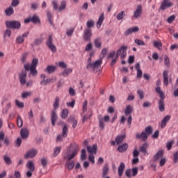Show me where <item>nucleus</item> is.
Instances as JSON below:
<instances>
[{
	"instance_id": "obj_1",
	"label": "nucleus",
	"mask_w": 178,
	"mask_h": 178,
	"mask_svg": "<svg viewBox=\"0 0 178 178\" xmlns=\"http://www.w3.org/2000/svg\"><path fill=\"white\" fill-rule=\"evenodd\" d=\"M38 65V59L33 58L31 64L26 63L24 65V68L27 72H30L29 74H32V76H35L38 74L37 71V65Z\"/></svg>"
},
{
	"instance_id": "obj_2",
	"label": "nucleus",
	"mask_w": 178,
	"mask_h": 178,
	"mask_svg": "<svg viewBox=\"0 0 178 178\" xmlns=\"http://www.w3.org/2000/svg\"><path fill=\"white\" fill-rule=\"evenodd\" d=\"M155 91L161 98L159 101V109L160 112H165V93L161 90V87H156Z\"/></svg>"
},
{
	"instance_id": "obj_3",
	"label": "nucleus",
	"mask_w": 178,
	"mask_h": 178,
	"mask_svg": "<svg viewBox=\"0 0 178 178\" xmlns=\"http://www.w3.org/2000/svg\"><path fill=\"white\" fill-rule=\"evenodd\" d=\"M101 65H102V59L97 60L95 63L91 62V58L88 59V65L86 67L87 69H92L95 73H97L101 67Z\"/></svg>"
},
{
	"instance_id": "obj_4",
	"label": "nucleus",
	"mask_w": 178,
	"mask_h": 178,
	"mask_svg": "<svg viewBox=\"0 0 178 178\" xmlns=\"http://www.w3.org/2000/svg\"><path fill=\"white\" fill-rule=\"evenodd\" d=\"M79 146H75L74 147L71 148L66 152L64 159H67V161H72V159L79 154Z\"/></svg>"
},
{
	"instance_id": "obj_5",
	"label": "nucleus",
	"mask_w": 178,
	"mask_h": 178,
	"mask_svg": "<svg viewBox=\"0 0 178 178\" xmlns=\"http://www.w3.org/2000/svg\"><path fill=\"white\" fill-rule=\"evenodd\" d=\"M98 149V146L95 144L92 147L91 146H87V151L89 152V161L90 162H92V163H95V160L94 159V155L92 154H97V151Z\"/></svg>"
},
{
	"instance_id": "obj_6",
	"label": "nucleus",
	"mask_w": 178,
	"mask_h": 178,
	"mask_svg": "<svg viewBox=\"0 0 178 178\" xmlns=\"http://www.w3.org/2000/svg\"><path fill=\"white\" fill-rule=\"evenodd\" d=\"M5 24L8 29L19 30L22 27V24L19 21H6Z\"/></svg>"
},
{
	"instance_id": "obj_7",
	"label": "nucleus",
	"mask_w": 178,
	"mask_h": 178,
	"mask_svg": "<svg viewBox=\"0 0 178 178\" xmlns=\"http://www.w3.org/2000/svg\"><path fill=\"white\" fill-rule=\"evenodd\" d=\"M127 46H121L117 51L116 58L120 56V59H124L127 56Z\"/></svg>"
},
{
	"instance_id": "obj_8",
	"label": "nucleus",
	"mask_w": 178,
	"mask_h": 178,
	"mask_svg": "<svg viewBox=\"0 0 178 178\" xmlns=\"http://www.w3.org/2000/svg\"><path fill=\"white\" fill-rule=\"evenodd\" d=\"M172 6H173V3L170 1V0H163L160 6L159 10H166V9L172 8Z\"/></svg>"
},
{
	"instance_id": "obj_9",
	"label": "nucleus",
	"mask_w": 178,
	"mask_h": 178,
	"mask_svg": "<svg viewBox=\"0 0 178 178\" xmlns=\"http://www.w3.org/2000/svg\"><path fill=\"white\" fill-rule=\"evenodd\" d=\"M54 39H52V35L49 36V39L47 41L46 45L51 49V51L54 54V52H56V46L54 44Z\"/></svg>"
},
{
	"instance_id": "obj_10",
	"label": "nucleus",
	"mask_w": 178,
	"mask_h": 178,
	"mask_svg": "<svg viewBox=\"0 0 178 178\" xmlns=\"http://www.w3.org/2000/svg\"><path fill=\"white\" fill-rule=\"evenodd\" d=\"M4 140V144L8 147L10 145V140H9V138L6 137L5 138V132L3 131H0V148L2 147V143H1V141H3Z\"/></svg>"
},
{
	"instance_id": "obj_11",
	"label": "nucleus",
	"mask_w": 178,
	"mask_h": 178,
	"mask_svg": "<svg viewBox=\"0 0 178 178\" xmlns=\"http://www.w3.org/2000/svg\"><path fill=\"white\" fill-rule=\"evenodd\" d=\"M38 154V151L35 149H32L29 150L24 155V159H29V158L33 159Z\"/></svg>"
},
{
	"instance_id": "obj_12",
	"label": "nucleus",
	"mask_w": 178,
	"mask_h": 178,
	"mask_svg": "<svg viewBox=\"0 0 178 178\" xmlns=\"http://www.w3.org/2000/svg\"><path fill=\"white\" fill-rule=\"evenodd\" d=\"M26 77H27V70H22L21 73L19 74V81L22 86L26 84Z\"/></svg>"
},
{
	"instance_id": "obj_13",
	"label": "nucleus",
	"mask_w": 178,
	"mask_h": 178,
	"mask_svg": "<svg viewBox=\"0 0 178 178\" xmlns=\"http://www.w3.org/2000/svg\"><path fill=\"white\" fill-rule=\"evenodd\" d=\"M143 15V6L141 5H138L136 6V9L134 13V17L135 19H138V17H141V15Z\"/></svg>"
},
{
	"instance_id": "obj_14",
	"label": "nucleus",
	"mask_w": 178,
	"mask_h": 178,
	"mask_svg": "<svg viewBox=\"0 0 178 178\" xmlns=\"http://www.w3.org/2000/svg\"><path fill=\"white\" fill-rule=\"evenodd\" d=\"M92 36V32H91V29H85L84 33H83L84 41H90V40H91Z\"/></svg>"
},
{
	"instance_id": "obj_15",
	"label": "nucleus",
	"mask_w": 178,
	"mask_h": 178,
	"mask_svg": "<svg viewBox=\"0 0 178 178\" xmlns=\"http://www.w3.org/2000/svg\"><path fill=\"white\" fill-rule=\"evenodd\" d=\"M138 30H140V29H138V26H134L133 28H129L125 32H124V35L127 36V35H130V34H133V33H137L138 32Z\"/></svg>"
},
{
	"instance_id": "obj_16",
	"label": "nucleus",
	"mask_w": 178,
	"mask_h": 178,
	"mask_svg": "<svg viewBox=\"0 0 178 178\" xmlns=\"http://www.w3.org/2000/svg\"><path fill=\"white\" fill-rule=\"evenodd\" d=\"M136 138L138 140H141L142 141H145L148 140V136L145 132H142L141 134H136Z\"/></svg>"
},
{
	"instance_id": "obj_17",
	"label": "nucleus",
	"mask_w": 178,
	"mask_h": 178,
	"mask_svg": "<svg viewBox=\"0 0 178 178\" xmlns=\"http://www.w3.org/2000/svg\"><path fill=\"white\" fill-rule=\"evenodd\" d=\"M124 140H126V135H120L115 138V143L117 145H120Z\"/></svg>"
},
{
	"instance_id": "obj_18",
	"label": "nucleus",
	"mask_w": 178,
	"mask_h": 178,
	"mask_svg": "<svg viewBox=\"0 0 178 178\" xmlns=\"http://www.w3.org/2000/svg\"><path fill=\"white\" fill-rule=\"evenodd\" d=\"M163 77L165 86H168L169 84V72L166 70L163 71Z\"/></svg>"
},
{
	"instance_id": "obj_19",
	"label": "nucleus",
	"mask_w": 178,
	"mask_h": 178,
	"mask_svg": "<svg viewBox=\"0 0 178 178\" xmlns=\"http://www.w3.org/2000/svg\"><path fill=\"white\" fill-rule=\"evenodd\" d=\"M57 120H58V115H56V111L53 110L51 111V124H52V126H55Z\"/></svg>"
},
{
	"instance_id": "obj_20",
	"label": "nucleus",
	"mask_w": 178,
	"mask_h": 178,
	"mask_svg": "<svg viewBox=\"0 0 178 178\" xmlns=\"http://www.w3.org/2000/svg\"><path fill=\"white\" fill-rule=\"evenodd\" d=\"M127 148H129V145L127 143H124L117 148V151L119 152H126L127 151Z\"/></svg>"
},
{
	"instance_id": "obj_21",
	"label": "nucleus",
	"mask_w": 178,
	"mask_h": 178,
	"mask_svg": "<svg viewBox=\"0 0 178 178\" xmlns=\"http://www.w3.org/2000/svg\"><path fill=\"white\" fill-rule=\"evenodd\" d=\"M170 120V115H166L161 121V128L164 129V127H166V124Z\"/></svg>"
},
{
	"instance_id": "obj_22",
	"label": "nucleus",
	"mask_w": 178,
	"mask_h": 178,
	"mask_svg": "<svg viewBox=\"0 0 178 178\" xmlns=\"http://www.w3.org/2000/svg\"><path fill=\"white\" fill-rule=\"evenodd\" d=\"M163 154H165L163 150H159L154 156L155 162H156V161H159V159H161L163 157Z\"/></svg>"
},
{
	"instance_id": "obj_23",
	"label": "nucleus",
	"mask_w": 178,
	"mask_h": 178,
	"mask_svg": "<svg viewBox=\"0 0 178 178\" xmlns=\"http://www.w3.org/2000/svg\"><path fill=\"white\" fill-rule=\"evenodd\" d=\"M20 134L22 138H29V129L27 128H23L21 129Z\"/></svg>"
},
{
	"instance_id": "obj_24",
	"label": "nucleus",
	"mask_w": 178,
	"mask_h": 178,
	"mask_svg": "<svg viewBox=\"0 0 178 178\" xmlns=\"http://www.w3.org/2000/svg\"><path fill=\"white\" fill-rule=\"evenodd\" d=\"M124 168H126L124 163H121L118 169V175L120 176V177H121V176H123V171L124 170Z\"/></svg>"
},
{
	"instance_id": "obj_25",
	"label": "nucleus",
	"mask_w": 178,
	"mask_h": 178,
	"mask_svg": "<svg viewBox=\"0 0 178 178\" xmlns=\"http://www.w3.org/2000/svg\"><path fill=\"white\" fill-rule=\"evenodd\" d=\"M26 167L29 170H31V172H34V170H35V165L33 161H29L26 163Z\"/></svg>"
},
{
	"instance_id": "obj_26",
	"label": "nucleus",
	"mask_w": 178,
	"mask_h": 178,
	"mask_svg": "<svg viewBox=\"0 0 178 178\" xmlns=\"http://www.w3.org/2000/svg\"><path fill=\"white\" fill-rule=\"evenodd\" d=\"M105 19V17L104 15V13L101 14V15L99 17V19L97 22V29H99L101 26H102V23L104 22V19Z\"/></svg>"
},
{
	"instance_id": "obj_27",
	"label": "nucleus",
	"mask_w": 178,
	"mask_h": 178,
	"mask_svg": "<svg viewBox=\"0 0 178 178\" xmlns=\"http://www.w3.org/2000/svg\"><path fill=\"white\" fill-rule=\"evenodd\" d=\"M109 173V165L106 164L102 168V177H106V175Z\"/></svg>"
},
{
	"instance_id": "obj_28",
	"label": "nucleus",
	"mask_w": 178,
	"mask_h": 178,
	"mask_svg": "<svg viewBox=\"0 0 178 178\" xmlns=\"http://www.w3.org/2000/svg\"><path fill=\"white\" fill-rule=\"evenodd\" d=\"M5 13L6 16H12L13 13H15V10H13V6H10L8 8L5 10Z\"/></svg>"
},
{
	"instance_id": "obj_29",
	"label": "nucleus",
	"mask_w": 178,
	"mask_h": 178,
	"mask_svg": "<svg viewBox=\"0 0 178 178\" xmlns=\"http://www.w3.org/2000/svg\"><path fill=\"white\" fill-rule=\"evenodd\" d=\"M55 70H56V66L54 65H48L46 68V71L49 74L54 73Z\"/></svg>"
},
{
	"instance_id": "obj_30",
	"label": "nucleus",
	"mask_w": 178,
	"mask_h": 178,
	"mask_svg": "<svg viewBox=\"0 0 178 178\" xmlns=\"http://www.w3.org/2000/svg\"><path fill=\"white\" fill-rule=\"evenodd\" d=\"M95 46L96 47V48L101 49V48L102 47V42H101V38H97L95 40Z\"/></svg>"
},
{
	"instance_id": "obj_31",
	"label": "nucleus",
	"mask_w": 178,
	"mask_h": 178,
	"mask_svg": "<svg viewBox=\"0 0 178 178\" xmlns=\"http://www.w3.org/2000/svg\"><path fill=\"white\" fill-rule=\"evenodd\" d=\"M148 148V143H143L139 148L140 152H143V154H147V149Z\"/></svg>"
},
{
	"instance_id": "obj_32",
	"label": "nucleus",
	"mask_w": 178,
	"mask_h": 178,
	"mask_svg": "<svg viewBox=\"0 0 178 178\" xmlns=\"http://www.w3.org/2000/svg\"><path fill=\"white\" fill-rule=\"evenodd\" d=\"M69 115V109L65 108L61 111L60 116L62 119H66Z\"/></svg>"
},
{
	"instance_id": "obj_33",
	"label": "nucleus",
	"mask_w": 178,
	"mask_h": 178,
	"mask_svg": "<svg viewBox=\"0 0 178 178\" xmlns=\"http://www.w3.org/2000/svg\"><path fill=\"white\" fill-rule=\"evenodd\" d=\"M60 99L59 97H56L55 102L53 104L54 111H56L59 108Z\"/></svg>"
},
{
	"instance_id": "obj_34",
	"label": "nucleus",
	"mask_w": 178,
	"mask_h": 178,
	"mask_svg": "<svg viewBox=\"0 0 178 178\" xmlns=\"http://www.w3.org/2000/svg\"><path fill=\"white\" fill-rule=\"evenodd\" d=\"M152 131H154V129L151 126L147 127L145 129V133L147 134V136H151V134H152Z\"/></svg>"
},
{
	"instance_id": "obj_35",
	"label": "nucleus",
	"mask_w": 178,
	"mask_h": 178,
	"mask_svg": "<svg viewBox=\"0 0 178 178\" xmlns=\"http://www.w3.org/2000/svg\"><path fill=\"white\" fill-rule=\"evenodd\" d=\"M31 22L32 23H34L35 24H37V23H40V17L37 15H33V17H31Z\"/></svg>"
},
{
	"instance_id": "obj_36",
	"label": "nucleus",
	"mask_w": 178,
	"mask_h": 178,
	"mask_svg": "<svg viewBox=\"0 0 178 178\" xmlns=\"http://www.w3.org/2000/svg\"><path fill=\"white\" fill-rule=\"evenodd\" d=\"M153 45L156 48L159 49V51H162V42L154 41L153 42Z\"/></svg>"
},
{
	"instance_id": "obj_37",
	"label": "nucleus",
	"mask_w": 178,
	"mask_h": 178,
	"mask_svg": "<svg viewBox=\"0 0 178 178\" xmlns=\"http://www.w3.org/2000/svg\"><path fill=\"white\" fill-rule=\"evenodd\" d=\"M133 113V108H131V106L128 105L125 108V115H131Z\"/></svg>"
},
{
	"instance_id": "obj_38",
	"label": "nucleus",
	"mask_w": 178,
	"mask_h": 178,
	"mask_svg": "<svg viewBox=\"0 0 178 178\" xmlns=\"http://www.w3.org/2000/svg\"><path fill=\"white\" fill-rule=\"evenodd\" d=\"M17 124L18 127H23V120H22V117H20V115H17Z\"/></svg>"
},
{
	"instance_id": "obj_39",
	"label": "nucleus",
	"mask_w": 178,
	"mask_h": 178,
	"mask_svg": "<svg viewBox=\"0 0 178 178\" xmlns=\"http://www.w3.org/2000/svg\"><path fill=\"white\" fill-rule=\"evenodd\" d=\"M60 149H62L61 147H56L54 149L53 156H58V154L60 152Z\"/></svg>"
},
{
	"instance_id": "obj_40",
	"label": "nucleus",
	"mask_w": 178,
	"mask_h": 178,
	"mask_svg": "<svg viewBox=\"0 0 178 178\" xmlns=\"http://www.w3.org/2000/svg\"><path fill=\"white\" fill-rule=\"evenodd\" d=\"M72 72H73V69H72V68L65 69L63 72V76L64 77H66V76H69V74L72 73Z\"/></svg>"
},
{
	"instance_id": "obj_41",
	"label": "nucleus",
	"mask_w": 178,
	"mask_h": 178,
	"mask_svg": "<svg viewBox=\"0 0 178 178\" xmlns=\"http://www.w3.org/2000/svg\"><path fill=\"white\" fill-rule=\"evenodd\" d=\"M81 161H86V159H87V154L86 149H83L81 150Z\"/></svg>"
},
{
	"instance_id": "obj_42",
	"label": "nucleus",
	"mask_w": 178,
	"mask_h": 178,
	"mask_svg": "<svg viewBox=\"0 0 178 178\" xmlns=\"http://www.w3.org/2000/svg\"><path fill=\"white\" fill-rule=\"evenodd\" d=\"M3 160L6 162V165H12V159H10V157L4 155Z\"/></svg>"
},
{
	"instance_id": "obj_43",
	"label": "nucleus",
	"mask_w": 178,
	"mask_h": 178,
	"mask_svg": "<svg viewBox=\"0 0 178 178\" xmlns=\"http://www.w3.org/2000/svg\"><path fill=\"white\" fill-rule=\"evenodd\" d=\"M47 17H48V21L50 23L51 26H54V21L52 20V13L51 12L47 11Z\"/></svg>"
},
{
	"instance_id": "obj_44",
	"label": "nucleus",
	"mask_w": 178,
	"mask_h": 178,
	"mask_svg": "<svg viewBox=\"0 0 178 178\" xmlns=\"http://www.w3.org/2000/svg\"><path fill=\"white\" fill-rule=\"evenodd\" d=\"M164 65L169 67L170 66V60H169V57L166 55L164 56Z\"/></svg>"
},
{
	"instance_id": "obj_45",
	"label": "nucleus",
	"mask_w": 178,
	"mask_h": 178,
	"mask_svg": "<svg viewBox=\"0 0 178 178\" xmlns=\"http://www.w3.org/2000/svg\"><path fill=\"white\" fill-rule=\"evenodd\" d=\"M41 163L43 168H47V165H48V159L45 157H42L41 159Z\"/></svg>"
},
{
	"instance_id": "obj_46",
	"label": "nucleus",
	"mask_w": 178,
	"mask_h": 178,
	"mask_svg": "<svg viewBox=\"0 0 178 178\" xmlns=\"http://www.w3.org/2000/svg\"><path fill=\"white\" fill-rule=\"evenodd\" d=\"M66 9V1H61V5L58 8L59 12H62V10H65Z\"/></svg>"
},
{
	"instance_id": "obj_47",
	"label": "nucleus",
	"mask_w": 178,
	"mask_h": 178,
	"mask_svg": "<svg viewBox=\"0 0 178 178\" xmlns=\"http://www.w3.org/2000/svg\"><path fill=\"white\" fill-rule=\"evenodd\" d=\"M67 131H68L67 127L65 125L63 128V132L61 135H63V136L64 137H67Z\"/></svg>"
},
{
	"instance_id": "obj_48",
	"label": "nucleus",
	"mask_w": 178,
	"mask_h": 178,
	"mask_svg": "<svg viewBox=\"0 0 178 178\" xmlns=\"http://www.w3.org/2000/svg\"><path fill=\"white\" fill-rule=\"evenodd\" d=\"M91 115H92V113H90L89 114V116L87 115H83V119H82V123H86V122H87V120H88V119H90Z\"/></svg>"
},
{
	"instance_id": "obj_49",
	"label": "nucleus",
	"mask_w": 178,
	"mask_h": 178,
	"mask_svg": "<svg viewBox=\"0 0 178 178\" xmlns=\"http://www.w3.org/2000/svg\"><path fill=\"white\" fill-rule=\"evenodd\" d=\"M15 104L18 108H24V103L19 101L18 99L15 100Z\"/></svg>"
},
{
	"instance_id": "obj_50",
	"label": "nucleus",
	"mask_w": 178,
	"mask_h": 178,
	"mask_svg": "<svg viewBox=\"0 0 178 178\" xmlns=\"http://www.w3.org/2000/svg\"><path fill=\"white\" fill-rule=\"evenodd\" d=\"M69 122H73L72 127L75 129L76 126H77V120H74V118H71L68 119Z\"/></svg>"
},
{
	"instance_id": "obj_51",
	"label": "nucleus",
	"mask_w": 178,
	"mask_h": 178,
	"mask_svg": "<svg viewBox=\"0 0 178 178\" xmlns=\"http://www.w3.org/2000/svg\"><path fill=\"white\" fill-rule=\"evenodd\" d=\"M174 143H175V140H171L167 143L166 147H167V149H168V151H170V149H172V145Z\"/></svg>"
},
{
	"instance_id": "obj_52",
	"label": "nucleus",
	"mask_w": 178,
	"mask_h": 178,
	"mask_svg": "<svg viewBox=\"0 0 178 178\" xmlns=\"http://www.w3.org/2000/svg\"><path fill=\"white\" fill-rule=\"evenodd\" d=\"M99 123L100 129H102V130H104V129H105V124L104 123V119L99 118Z\"/></svg>"
},
{
	"instance_id": "obj_53",
	"label": "nucleus",
	"mask_w": 178,
	"mask_h": 178,
	"mask_svg": "<svg viewBox=\"0 0 178 178\" xmlns=\"http://www.w3.org/2000/svg\"><path fill=\"white\" fill-rule=\"evenodd\" d=\"M135 43H136V44L139 45V46L145 45V42H144V41L139 40V39H136Z\"/></svg>"
},
{
	"instance_id": "obj_54",
	"label": "nucleus",
	"mask_w": 178,
	"mask_h": 178,
	"mask_svg": "<svg viewBox=\"0 0 178 178\" xmlns=\"http://www.w3.org/2000/svg\"><path fill=\"white\" fill-rule=\"evenodd\" d=\"M91 49H92V43H88L85 48V51L88 52L91 51Z\"/></svg>"
},
{
	"instance_id": "obj_55",
	"label": "nucleus",
	"mask_w": 178,
	"mask_h": 178,
	"mask_svg": "<svg viewBox=\"0 0 178 178\" xmlns=\"http://www.w3.org/2000/svg\"><path fill=\"white\" fill-rule=\"evenodd\" d=\"M12 35V31L10 29H6L4 33V37H8V38Z\"/></svg>"
},
{
	"instance_id": "obj_56",
	"label": "nucleus",
	"mask_w": 178,
	"mask_h": 178,
	"mask_svg": "<svg viewBox=\"0 0 178 178\" xmlns=\"http://www.w3.org/2000/svg\"><path fill=\"white\" fill-rule=\"evenodd\" d=\"M94 21L90 20L87 22V29H91V27H94Z\"/></svg>"
},
{
	"instance_id": "obj_57",
	"label": "nucleus",
	"mask_w": 178,
	"mask_h": 178,
	"mask_svg": "<svg viewBox=\"0 0 178 178\" xmlns=\"http://www.w3.org/2000/svg\"><path fill=\"white\" fill-rule=\"evenodd\" d=\"M175 19H176V16L171 15L168 18L167 22L168 23H173Z\"/></svg>"
},
{
	"instance_id": "obj_58",
	"label": "nucleus",
	"mask_w": 178,
	"mask_h": 178,
	"mask_svg": "<svg viewBox=\"0 0 178 178\" xmlns=\"http://www.w3.org/2000/svg\"><path fill=\"white\" fill-rule=\"evenodd\" d=\"M74 168V161H72L67 164L68 170H72Z\"/></svg>"
},
{
	"instance_id": "obj_59",
	"label": "nucleus",
	"mask_w": 178,
	"mask_h": 178,
	"mask_svg": "<svg viewBox=\"0 0 178 178\" xmlns=\"http://www.w3.org/2000/svg\"><path fill=\"white\" fill-rule=\"evenodd\" d=\"M124 13V11H121L120 13L117 15V19L118 20H122L123 19V15Z\"/></svg>"
},
{
	"instance_id": "obj_60",
	"label": "nucleus",
	"mask_w": 178,
	"mask_h": 178,
	"mask_svg": "<svg viewBox=\"0 0 178 178\" xmlns=\"http://www.w3.org/2000/svg\"><path fill=\"white\" fill-rule=\"evenodd\" d=\"M31 95V92H25L22 94V98H27V97H30Z\"/></svg>"
},
{
	"instance_id": "obj_61",
	"label": "nucleus",
	"mask_w": 178,
	"mask_h": 178,
	"mask_svg": "<svg viewBox=\"0 0 178 178\" xmlns=\"http://www.w3.org/2000/svg\"><path fill=\"white\" fill-rule=\"evenodd\" d=\"M138 95L141 99H144V91L141 90H138Z\"/></svg>"
},
{
	"instance_id": "obj_62",
	"label": "nucleus",
	"mask_w": 178,
	"mask_h": 178,
	"mask_svg": "<svg viewBox=\"0 0 178 178\" xmlns=\"http://www.w3.org/2000/svg\"><path fill=\"white\" fill-rule=\"evenodd\" d=\"M19 0H13L11 3V6H13V8H16V6L19 5Z\"/></svg>"
},
{
	"instance_id": "obj_63",
	"label": "nucleus",
	"mask_w": 178,
	"mask_h": 178,
	"mask_svg": "<svg viewBox=\"0 0 178 178\" xmlns=\"http://www.w3.org/2000/svg\"><path fill=\"white\" fill-rule=\"evenodd\" d=\"M42 43V38H38L35 40V45H40Z\"/></svg>"
},
{
	"instance_id": "obj_64",
	"label": "nucleus",
	"mask_w": 178,
	"mask_h": 178,
	"mask_svg": "<svg viewBox=\"0 0 178 178\" xmlns=\"http://www.w3.org/2000/svg\"><path fill=\"white\" fill-rule=\"evenodd\" d=\"M173 158H174V162L175 163H177L178 161V152H175L173 155Z\"/></svg>"
}]
</instances>
